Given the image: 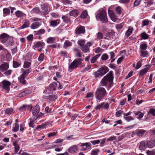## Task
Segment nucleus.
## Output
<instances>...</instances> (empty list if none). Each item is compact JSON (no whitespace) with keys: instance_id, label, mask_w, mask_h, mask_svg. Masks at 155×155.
<instances>
[{"instance_id":"51","label":"nucleus","mask_w":155,"mask_h":155,"mask_svg":"<svg viewBox=\"0 0 155 155\" xmlns=\"http://www.w3.org/2000/svg\"><path fill=\"white\" fill-rule=\"evenodd\" d=\"M57 98V97L55 95H50L48 97V99L51 101L55 100Z\"/></svg>"},{"instance_id":"48","label":"nucleus","mask_w":155,"mask_h":155,"mask_svg":"<svg viewBox=\"0 0 155 155\" xmlns=\"http://www.w3.org/2000/svg\"><path fill=\"white\" fill-rule=\"evenodd\" d=\"M41 9L44 11V12H46V11H48V7L46 5L43 4L41 5Z\"/></svg>"},{"instance_id":"28","label":"nucleus","mask_w":155,"mask_h":155,"mask_svg":"<svg viewBox=\"0 0 155 155\" xmlns=\"http://www.w3.org/2000/svg\"><path fill=\"white\" fill-rule=\"evenodd\" d=\"M139 148L140 150H143L146 149V147L144 141H142L140 143Z\"/></svg>"},{"instance_id":"10","label":"nucleus","mask_w":155,"mask_h":155,"mask_svg":"<svg viewBox=\"0 0 155 155\" xmlns=\"http://www.w3.org/2000/svg\"><path fill=\"white\" fill-rule=\"evenodd\" d=\"M85 32L84 27L82 26H78L75 29V33L77 34H84Z\"/></svg>"},{"instance_id":"46","label":"nucleus","mask_w":155,"mask_h":155,"mask_svg":"<svg viewBox=\"0 0 155 155\" xmlns=\"http://www.w3.org/2000/svg\"><path fill=\"white\" fill-rule=\"evenodd\" d=\"M31 91L29 90H25L24 91L22 92L21 93V96H25L28 94H30Z\"/></svg>"},{"instance_id":"8","label":"nucleus","mask_w":155,"mask_h":155,"mask_svg":"<svg viewBox=\"0 0 155 155\" xmlns=\"http://www.w3.org/2000/svg\"><path fill=\"white\" fill-rule=\"evenodd\" d=\"M9 38L7 34L3 33L1 35L0 39L2 42L5 44Z\"/></svg>"},{"instance_id":"49","label":"nucleus","mask_w":155,"mask_h":155,"mask_svg":"<svg viewBox=\"0 0 155 155\" xmlns=\"http://www.w3.org/2000/svg\"><path fill=\"white\" fill-rule=\"evenodd\" d=\"M141 36L143 39H148L149 37L148 34H147L145 32H143L141 34Z\"/></svg>"},{"instance_id":"7","label":"nucleus","mask_w":155,"mask_h":155,"mask_svg":"<svg viewBox=\"0 0 155 155\" xmlns=\"http://www.w3.org/2000/svg\"><path fill=\"white\" fill-rule=\"evenodd\" d=\"M93 43L90 42H87L85 45H84L81 48L82 51L84 53H87L89 51V48L91 46Z\"/></svg>"},{"instance_id":"22","label":"nucleus","mask_w":155,"mask_h":155,"mask_svg":"<svg viewBox=\"0 0 155 155\" xmlns=\"http://www.w3.org/2000/svg\"><path fill=\"white\" fill-rule=\"evenodd\" d=\"M79 13L78 11L74 9L70 12L69 15L71 16L76 17L78 15Z\"/></svg>"},{"instance_id":"40","label":"nucleus","mask_w":155,"mask_h":155,"mask_svg":"<svg viewBox=\"0 0 155 155\" xmlns=\"http://www.w3.org/2000/svg\"><path fill=\"white\" fill-rule=\"evenodd\" d=\"M116 12L119 15H120L122 12L121 8L120 6L117 7L115 8Z\"/></svg>"},{"instance_id":"32","label":"nucleus","mask_w":155,"mask_h":155,"mask_svg":"<svg viewBox=\"0 0 155 155\" xmlns=\"http://www.w3.org/2000/svg\"><path fill=\"white\" fill-rule=\"evenodd\" d=\"M149 70V68L146 67L140 71V76L143 75L145 74Z\"/></svg>"},{"instance_id":"38","label":"nucleus","mask_w":155,"mask_h":155,"mask_svg":"<svg viewBox=\"0 0 155 155\" xmlns=\"http://www.w3.org/2000/svg\"><path fill=\"white\" fill-rule=\"evenodd\" d=\"M85 41L83 39H80L78 41V44L79 45L81 48L84 45Z\"/></svg>"},{"instance_id":"60","label":"nucleus","mask_w":155,"mask_h":155,"mask_svg":"<svg viewBox=\"0 0 155 155\" xmlns=\"http://www.w3.org/2000/svg\"><path fill=\"white\" fill-rule=\"evenodd\" d=\"M46 124H43L38 126L36 128L37 129L40 130L41 129L44 128L46 126Z\"/></svg>"},{"instance_id":"14","label":"nucleus","mask_w":155,"mask_h":155,"mask_svg":"<svg viewBox=\"0 0 155 155\" xmlns=\"http://www.w3.org/2000/svg\"><path fill=\"white\" fill-rule=\"evenodd\" d=\"M61 18L63 21V22L66 23H68L71 21L70 16L69 15H63Z\"/></svg>"},{"instance_id":"19","label":"nucleus","mask_w":155,"mask_h":155,"mask_svg":"<svg viewBox=\"0 0 155 155\" xmlns=\"http://www.w3.org/2000/svg\"><path fill=\"white\" fill-rule=\"evenodd\" d=\"M32 11L33 12L36 13L38 14L39 12H40L43 15H45L46 12H43V11H40V9L36 7L35 8L32 10Z\"/></svg>"},{"instance_id":"61","label":"nucleus","mask_w":155,"mask_h":155,"mask_svg":"<svg viewBox=\"0 0 155 155\" xmlns=\"http://www.w3.org/2000/svg\"><path fill=\"white\" fill-rule=\"evenodd\" d=\"M100 140H94L91 141V143H92L93 145H94L96 144H98L100 142Z\"/></svg>"},{"instance_id":"43","label":"nucleus","mask_w":155,"mask_h":155,"mask_svg":"<svg viewBox=\"0 0 155 155\" xmlns=\"http://www.w3.org/2000/svg\"><path fill=\"white\" fill-rule=\"evenodd\" d=\"M3 14L5 15L4 16L8 15L10 14V10L8 8H4L3 9Z\"/></svg>"},{"instance_id":"56","label":"nucleus","mask_w":155,"mask_h":155,"mask_svg":"<svg viewBox=\"0 0 155 155\" xmlns=\"http://www.w3.org/2000/svg\"><path fill=\"white\" fill-rule=\"evenodd\" d=\"M20 64L19 63L15 61H13V67L14 68H17L19 67Z\"/></svg>"},{"instance_id":"63","label":"nucleus","mask_w":155,"mask_h":155,"mask_svg":"<svg viewBox=\"0 0 155 155\" xmlns=\"http://www.w3.org/2000/svg\"><path fill=\"white\" fill-rule=\"evenodd\" d=\"M33 38V36L32 35H30L27 37V39L29 41H32Z\"/></svg>"},{"instance_id":"16","label":"nucleus","mask_w":155,"mask_h":155,"mask_svg":"<svg viewBox=\"0 0 155 155\" xmlns=\"http://www.w3.org/2000/svg\"><path fill=\"white\" fill-rule=\"evenodd\" d=\"M81 146H86V148L83 147L82 148V150L83 151H86V150H88L92 146L91 143H82Z\"/></svg>"},{"instance_id":"52","label":"nucleus","mask_w":155,"mask_h":155,"mask_svg":"<svg viewBox=\"0 0 155 155\" xmlns=\"http://www.w3.org/2000/svg\"><path fill=\"white\" fill-rule=\"evenodd\" d=\"M15 126L13 129V131L14 132H17L19 130V124L16 123L15 124Z\"/></svg>"},{"instance_id":"26","label":"nucleus","mask_w":155,"mask_h":155,"mask_svg":"<svg viewBox=\"0 0 155 155\" xmlns=\"http://www.w3.org/2000/svg\"><path fill=\"white\" fill-rule=\"evenodd\" d=\"M31 71V70L29 69L27 70L23 69L22 71L23 73L21 75L26 77L28 75Z\"/></svg>"},{"instance_id":"18","label":"nucleus","mask_w":155,"mask_h":155,"mask_svg":"<svg viewBox=\"0 0 155 155\" xmlns=\"http://www.w3.org/2000/svg\"><path fill=\"white\" fill-rule=\"evenodd\" d=\"M99 70L102 76L108 71V68L105 66L102 67Z\"/></svg>"},{"instance_id":"50","label":"nucleus","mask_w":155,"mask_h":155,"mask_svg":"<svg viewBox=\"0 0 155 155\" xmlns=\"http://www.w3.org/2000/svg\"><path fill=\"white\" fill-rule=\"evenodd\" d=\"M31 63L30 62L25 61L24 62L23 67L25 68H28L31 65Z\"/></svg>"},{"instance_id":"4","label":"nucleus","mask_w":155,"mask_h":155,"mask_svg":"<svg viewBox=\"0 0 155 155\" xmlns=\"http://www.w3.org/2000/svg\"><path fill=\"white\" fill-rule=\"evenodd\" d=\"M82 60L80 58L75 60L69 66L70 69L73 70L78 67V66L81 63Z\"/></svg>"},{"instance_id":"57","label":"nucleus","mask_w":155,"mask_h":155,"mask_svg":"<svg viewBox=\"0 0 155 155\" xmlns=\"http://www.w3.org/2000/svg\"><path fill=\"white\" fill-rule=\"evenodd\" d=\"M101 58L103 60L106 61L108 59V56L107 54H104L102 55Z\"/></svg>"},{"instance_id":"25","label":"nucleus","mask_w":155,"mask_h":155,"mask_svg":"<svg viewBox=\"0 0 155 155\" xmlns=\"http://www.w3.org/2000/svg\"><path fill=\"white\" fill-rule=\"evenodd\" d=\"M15 14L18 18H21L25 15L24 13L19 10H18L15 12Z\"/></svg>"},{"instance_id":"41","label":"nucleus","mask_w":155,"mask_h":155,"mask_svg":"<svg viewBox=\"0 0 155 155\" xmlns=\"http://www.w3.org/2000/svg\"><path fill=\"white\" fill-rule=\"evenodd\" d=\"M44 115V114L42 113L41 112H40L39 114V115L38 116H34L35 117H34L32 119H31V121H33V122L35 121L38 118L41 117H42Z\"/></svg>"},{"instance_id":"13","label":"nucleus","mask_w":155,"mask_h":155,"mask_svg":"<svg viewBox=\"0 0 155 155\" xmlns=\"http://www.w3.org/2000/svg\"><path fill=\"white\" fill-rule=\"evenodd\" d=\"M9 68V64L8 63H5L2 64L0 66V70L4 72L7 70Z\"/></svg>"},{"instance_id":"21","label":"nucleus","mask_w":155,"mask_h":155,"mask_svg":"<svg viewBox=\"0 0 155 155\" xmlns=\"http://www.w3.org/2000/svg\"><path fill=\"white\" fill-rule=\"evenodd\" d=\"M25 78L21 75L18 78L20 83L22 84H25L26 83V81L25 79Z\"/></svg>"},{"instance_id":"15","label":"nucleus","mask_w":155,"mask_h":155,"mask_svg":"<svg viewBox=\"0 0 155 155\" xmlns=\"http://www.w3.org/2000/svg\"><path fill=\"white\" fill-rule=\"evenodd\" d=\"M41 22L36 21L33 23L30 26V28L32 29H35L38 28L41 25Z\"/></svg>"},{"instance_id":"45","label":"nucleus","mask_w":155,"mask_h":155,"mask_svg":"<svg viewBox=\"0 0 155 155\" xmlns=\"http://www.w3.org/2000/svg\"><path fill=\"white\" fill-rule=\"evenodd\" d=\"M94 76L95 78L100 77L102 76L99 70L94 72Z\"/></svg>"},{"instance_id":"24","label":"nucleus","mask_w":155,"mask_h":155,"mask_svg":"<svg viewBox=\"0 0 155 155\" xmlns=\"http://www.w3.org/2000/svg\"><path fill=\"white\" fill-rule=\"evenodd\" d=\"M14 44V41L12 39H11L9 38L5 45L8 46H13Z\"/></svg>"},{"instance_id":"34","label":"nucleus","mask_w":155,"mask_h":155,"mask_svg":"<svg viewBox=\"0 0 155 155\" xmlns=\"http://www.w3.org/2000/svg\"><path fill=\"white\" fill-rule=\"evenodd\" d=\"M55 40V38L51 37L47 39V42L48 43L51 44L54 43Z\"/></svg>"},{"instance_id":"33","label":"nucleus","mask_w":155,"mask_h":155,"mask_svg":"<svg viewBox=\"0 0 155 155\" xmlns=\"http://www.w3.org/2000/svg\"><path fill=\"white\" fill-rule=\"evenodd\" d=\"M14 112V109L12 108H8L5 110V113L8 114H12Z\"/></svg>"},{"instance_id":"37","label":"nucleus","mask_w":155,"mask_h":155,"mask_svg":"<svg viewBox=\"0 0 155 155\" xmlns=\"http://www.w3.org/2000/svg\"><path fill=\"white\" fill-rule=\"evenodd\" d=\"M88 15L87 12L86 11H83L81 14L80 17L81 18H85Z\"/></svg>"},{"instance_id":"39","label":"nucleus","mask_w":155,"mask_h":155,"mask_svg":"<svg viewBox=\"0 0 155 155\" xmlns=\"http://www.w3.org/2000/svg\"><path fill=\"white\" fill-rule=\"evenodd\" d=\"M147 46L146 44H142L140 45V49L141 51L145 50L147 48Z\"/></svg>"},{"instance_id":"17","label":"nucleus","mask_w":155,"mask_h":155,"mask_svg":"<svg viewBox=\"0 0 155 155\" xmlns=\"http://www.w3.org/2000/svg\"><path fill=\"white\" fill-rule=\"evenodd\" d=\"M78 147L77 145H74L70 147L68 150V151L71 153H76L78 151Z\"/></svg>"},{"instance_id":"2","label":"nucleus","mask_w":155,"mask_h":155,"mask_svg":"<svg viewBox=\"0 0 155 155\" xmlns=\"http://www.w3.org/2000/svg\"><path fill=\"white\" fill-rule=\"evenodd\" d=\"M107 94L105 89L103 87L100 86L97 89L95 93V96L97 100L99 102L102 100L103 98Z\"/></svg>"},{"instance_id":"23","label":"nucleus","mask_w":155,"mask_h":155,"mask_svg":"<svg viewBox=\"0 0 155 155\" xmlns=\"http://www.w3.org/2000/svg\"><path fill=\"white\" fill-rule=\"evenodd\" d=\"M140 56L143 58L147 57L148 55V52L147 51L143 50L140 51Z\"/></svg>"},{"instance_id":"59","label":"nucleus","mask_w":155,"mask_h":155,"mask_svg":"<svg viewBox=\"0 0 155 155\" xmlns=\"http://www.w3.org/2000/svg\"><path fill=\"white\" fill-rule=\"evenodd\" d=\"M99 150L98 149H96L93 150L91 153V154L92 155H97Z\"/></svg>"},{"instance_id":"20","label":"nucleus","mask_w":155,"mask_h":155,"mask_svg":"<svg viewBox=\"0 0 155 155\" xmlns=\"http://www.w3.org/2000/svg\"><path fill=\"white\" fill-rule=\"evenodd\" d=\"M60 23L59 20L51 21L50 22V25L53 27L57 26Z\"/></svg>"},{"instance_id":"55","label":"nucleus","mask_w":155,"mask_h":155,"mask_svg":"<svg viewBox=\"0 0 155 155\" xmlns=\"http://www.w3.org/2000/svg\"><path fill=\"white\" fill-rule=\"evenodd\" d=\"M123 25L121 24H117L115 26L116 28L118 31H120L123 27Z\"/></svg>"},{"instance_id":"6","label":"nucleus","mask_w":155,"mask_h":155,"mask_svg":"<svg viewBox=\"0 0 155 155\" xmlns=\"http://www.w3.org/2000/svg\"><path fill=\"white\" fill-rule=\"evenodd\" d=\"M1 84L2 88L5 90L6 92H8L9 91L11 83L8 81L4 80L1 82Z\"/></svg>"},{"instance_id":"35","label":"nucleus","mask_w":155,"mask_h":155,"mask_svg":"<svg viewBox=\"0 0 155 155\" xmlns=\"http://www.w3.org/2000/svg\"><path fill=\"white\" fill-rule=\"evenodd\" d=\"M124 118L127 122H129L134 120V117L131 116H124Z\"/></svg>"},{"instance_id":"47","label":"nucleus","mask_w":155,"mask_h":155,"mask_svg":"<svg viewBox=\"0 0 155 155\" xmlns=\"http://www.w3.org/2000/svg\"><path fill=\"white\" fill-rule=\"evenodd\" d=\"M72 43L69 41H66L64 43V48L70 46L71 45Z\"/></svg>"},{"instance_id":"31","label":"nucleus","mask_w":155,"mask_h":155,"mask_svg":"<svg viewBox=\"0 0 155 155\" xmlns=\"http://www.w3.org/2000/svg\"><path fill=\"white\" fill-rule=\"evenodd\" d=\"M101 55V54L96 55L93 57L91 60V62L92 63H95L97 61V60L99 58Z\"/></svg>"},{"instance_id":"54","label":"nucleus","mask_w":155,"mask_h":155,"mask_svg":"<svg viewBox=\"0 0 155 155\" xmlns=\"http://www.w3.org/2000/svg\"><path fill=\"white\" fill-rule=\"evenodd\" d=\"M147 2V6L149 7L150 6L153 4V0H145Z\"/></svg>"},{"instance_id":"1","label":"nucleus","mask_w":155,"mask_h":155,"mask_svg":"<svg viewBox=\"0 0 155 155\" xmlns=\"http://www.w3.org/2000/svg\"><path fill=\"white\" fill-rule=\"evenodd\" d=\"M113 71H110L104 77L101 82L102 86H107V85H108L109 86H110L113 82Z\"/></svg>"},{"instance_id":"11","label":"nucleus","mask_w":155,"mask_h":155,"mask_svg":"<svg viewBox=\"0 0 155 155\" xmlns=\"http://www.w3.org/2000/svg\"><path fill=\"white\" fill-rule=\"evenodd\" d=\"M108 14L111 20L115 22L117 20V17L116 16L114 12L112 10H109L108 11Z\"/></svg>"},{"instance_id":"42","label":"nucleus","mask_w":155,"mask_h":155,"mask_svg":"<svg viewBox=\"0 0 155 155\" xmlns=\"http://www.w3.org/2000/svg\"><path fill=\"white\" fill-rule=\"evenodd\" d=\"M133 29L131 27H130L127 30L126 33V35L127 36H129L130 35L132 32Z\"/></svg>"},{"instance_id":"9","label":"nucleus","mask_w":155,"mask_h":155,"mask_svg":"<svg viewBox=\"0 0 155 155\" xmlns=\"http://www.w3.org/2000/svg\"><path fill=\"white\" fill-rule=\"evenodd\" d=\"M40 107L38 105H36L34 107L32 110V114L33 116H37L39 115Z\"/></svg>"},{"instance_id":"53","label":"nucleus","mask_w":155,"mask_h":155,"mask_svg":"<svg viewBox=\"0 0 155 155\" xmlns=\"http://www.w3.org/2000/svg\"><path fill=\"white\" fill-rule=\"evenodd\" d=\"M4 74L6 76H8L10 75L12 72V71L11 70H9L8 71H4Z\"/></svg>"},{"instance_id":"36","label":"nucleus","mask_w":155,"mask_h":155,"mask_svg":"<svg viewBox=\"0 0 155 155\" xmlns=\"http://www.w3.org/2000/svg\"><path fill=\"white\" fill-rule=\"evenodd\" d=\"M57 85V84L56 82H54L50 84L49 86L52 89L55 90L56 88Z\"/></svg>"},{"instance_id":"3","label":"nucleus","mask_w":155,"mask_h":155,"mask_svg":"<svg viewBox=\"0 0 155 155\" xmlns=\"http://www.w3.org/2000/svg\"><path fill=\"white\" fill-rule=\"evenodd\" d=\"M96 17L97 19L99 20L103 23H105L108 21L106 12L104 10L101 11L96 15Z\"/></svg>"},{"instance_id":"29","label":"nucleus","mask_w":155,"mask_h":155,"mask_svg":"<svg viewBox=\"0 0 155 155\" xmlns=\"http://www.w3.org/2000/svg\"><path fill=\"white\" fill-rule=\"evenodd\" d=\"M45 32V30L44 29H41L38 31H34V34L37 35H40L43 34Z\"/></svg>"},{"instance_id":"12","label":"nucleus","mask_w":155,"mask_h":155,"mask_svg":"<svg viewBox=\"0 0 155 155\" xmlns=\"http://www.w3.org/2000/svg\"><path fill=\"white\" fill-rule=\"evenodd\" d=\"M146 131L144 130H138L134 131L132 133L133 135L137 134V136L140 137L142 136Z\"/></svg>"},{"instance_id":"58","label":"nucleus","mask_w":155,"mask_h":155,"mask_svg":"<svg viewBox=\"0 0 155 155\" xmlns=\"http://www.w3.org/2000/svg\"><path fill=\"white\" fill-rule=\"evenodd\" d=\"M57 134V132H53L52 133H50L48 134V137H51L53 136H56Z\"/></svg>"},{"instance_id":"44","label":"nucleus","mask_w":155,"mask_h":155,"mask_svg":"<svg viewBox=\"0 0 155 155\" xmlns=\"http://www.w3.org/2000/svg\"><path fill=\"white\" fill-rule=\"evenodd\" d=\"M44 53H41L40 54L38 58V61L40 62L42 61L44 59Z\"/></svg>"},{"instance_id":"62","label":"nucleus","mask_w":155,"mask_h":155,"mask_svg":"<svg viewBox=\"0 0 155 155\" xmlns=\"http://www.w3.org/2000/svg\"><path fill=\"white\" fill-rule=\"evenodd\" d=\"M97 38L99 39H100L102 38L103 37V34L102 33L100 32H98L97 34Z\"/></svg>"},{"instance_id":"64","label":"nucleus","mask_w":155,"mask_h":155,"mask_svg":"<svg viewBox=\"0 0 155 155\" xmlns=\"http://www.w3.org/2000/svg\"><path fill=\"white\" fill-rule=\"evenodd\" d=\"M149 113L153 116H155V108L150 109L149 110Z\"/></svg>"},{"instance_id":"5","label":"nucleus","mask_w":155,"mask_h":155,"mask_svg":"<svg viewBox=\"0 0 155 155\" xmlns=\"http://www.w3.org/2000/svg\"><path fill=\"white\" fill-rule=\"evenodd\" d=\"M45 45V44L44 42L38 41L33 46V48L35 50L36 48H37L38 51L39 52H40Z\"/></svg>"},{"instance_id":"27","label":"nucleus","mask_w":155,"mask_h":155,"mask_svg":"<svg viewBox=\"0 0 155 155\" xmlns=\"http://www.w3.org/2000/svg\"><path fill=\"white\" fill-rule=\"evenodd\" d=\"M13 146L15 147V153H17L20 147L16 142H13Z\"/></svg>"},{"instance_id":"30","label":"nucleus","mask_w":155,"mask_h":155,"mask_svg":"<svg viewBox=\"0 0 155 155\" xmlns=\"http://www.w3.org/2000/svg\"><path fill=\"white\" fill-rule=\"evenodd\" d=\"M30 25L29 21L26 20L22 26L21 27V29H24L28 27Z\"/></svg>"}]
</instances>
